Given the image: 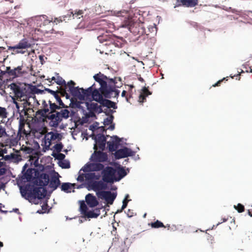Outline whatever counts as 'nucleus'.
I'll list each match as a JSON object with an SVG mask.
<instances>
[{
    "instance_id": "nucleus-41",
    "label": "nucleus",
    "mask_w": 252,
    "mask_h": 252,
    "mask_svg": "<svg viewBox=\"0 0 252 252\" xmlns=\"http://www.w3.org/2000/svg\"><path fill=\"white\" fill-rule=\"evenodd\" d=\"M113 119H114V116L112 114H110L108 117H107L104 119V125L108 126L109 125L112 124Z\"/></svg>"
},
{
    "instance_id": "nucleus-53",
    "label": "nucleus",
    "mask_w": 252,
    "mask_h": 252,
    "mask_svg": "<svg viewBox=\"0 0 252 252\" xmlns=\"http://www.w3.org/2000/svg\"><path fill=\"white\" fill-rule=\"evenodd\" d=\"M106 48V51L109 52H113L114 50V46L111 45H105V43L103 44Z\"/></svg>"
},
{
    "instance_id": "nucleus-21",
    "label": "nucleus",
    "mask_w": 252,
    "mask_h": 252,
    "mask_svg": "<svg viewBox=\"0 0 252 252\" xmlns=\"http://www.w3.org/2000/svg\"><path fill=\"white\" fill-rule=\"evenodd\" d=\"M95 84H94L91 87H89L87 89H84L81 88L82 93V96H84L83 99L82 100L90 99L92 97L94 89V88Z\"/></svg>"
},
{
    "instance_id": "nucleus-16",
    "label": "nucleus",
    "mask_w": 252,
    "mask_h": 252,
    "mask_svg": "<svg viewBox=\"0 0 252 252\" xmlns=\"http://www.w3.org/2000/svg\"><path fill=\"white\" fill-rule=\"evenodd\" d=\"M88 186L94 191L105 189L107 188V184L101 181L91 180Z\"/></svg>"
},
{
    "instance_id": "nucleus-44",
    "label": "nucleus",
    "mask_w": 252,
    "mask_h": 252,
    "mask_svg": "<svg viewBox=\"0 0 252 252\" xmlns=\"http://www.w3.org/2000/svg\"><path fill=\"white\" fill-rule=\"evenodd\" d=\"M56 159L62 161L64 160L65 156L63 154L58 153V154H53L52 155Z\"/></svg>"
},
{
    "instance_id": "nucleus-58",
    "label": "nucleus",
    "mask_w": 252,
    "mask_h": 252,
    "mask_svg": "<svg viewBox=\"0 0 252 252\" xmlns=\"http://www.w3.org/2000/svg\"><path fill=\"white\" fill-rule=\"evenodd\" d=\"M39 59L40 60V62L42 64H43L45 63V61L44 60V56L40 55L39 56Z\"/></svg>"
},
{
    "instance_id": "nucleus-6",
    "label": "nucleus",
    "mask_w": 252,
    "mask_h": 252,
    "mask_svg": "<svg viewBox=\"0 0 252 252\" xmlns=\"http://www.w3.org/2000/svg\"><path fill=\"white\" fill-rule=\"evenodd\" d=\"M32 47V43L27 38H23L21 40L18 44L14 46H8V50H12L13 52L12 54H24L25 51L23 49H26Z\"/></svg>"
},
{
    "instance_id": "nucleus-49",
    "label": "nucleus",
    "mask_w": 252,
    "mask_h": 252,
    "mask_svg": "<svg viewBox=\"0 0 252 252\" xmlns=\"http://www.w3.org/2000/svg\"><path fill=\"white\" fill-rule=\"evenodd\" d=\"M95 112L92 110H89V112L86 114L87 118H93L95 117Z\"/></svg>"
},
{
    "instance_id": "nucleus-2",
    "label": "nucleus",
    "mask_w": 252,
    "mask_h": 252,
    "mask_svg": "<svg viewBox=\"0 0 252 252\" xmlns=\"http://www.w3.org/2000/svg\"><path fill=\"white\" fill-rule=\"evenodd\" d=\"M10 86L16 100L22 102L21 103H19L15 100L13 101L18 111H21L20 115L24 114L25 115H28V112L33 111L31 100H35L34 94L30 90H27L26 88H21L15 83H12Z\"/></svg>"
},
{
    "instance_id": "nucleus-25",
    "label": "nucleus",
    "mask_w": 252,
    "mask_h": 252,
    "mask_svg": "<svg viewBox=\"0 0 252 252\" xmlns=\"http://www.w3.org/2000/svg\"><path fill=\"white\" fill-rule=\"evenodd\" d=\"M50 135V138H47V136L45 137V144L46 148L49 149L50 146L51 145V141L52 140H55L57 139L59 136V134L57 133H54L53 132H50L48 133V136Z\"/></svg>"
},
{
    "instance_id": "nucleus-15",
    "label": "nucleus",
    "mask_w": 252,
    "mask_h": 252,
    "mask_svg": "<svg viewBox=\"0 0 252 252\" xmlns=\"http://www.w3.org/2000/svg\"><path fill=\"white\" fill-rule=\"evenodd\" d=\"M93 161L103 162L108 159L107 154L101 151H95L91 157Z\"/></svg>"
},
{
    "instance_id": "nucleus-19",
    "label": "nucleus",
    "mask_w": 252,
    "mask_h": 252,
    "mask_svg": "<svg viewBox=\"0 0 252 252\" xmlns=\"http://www.w3.org/2000/svg\"><path fill=\"white\" fill-rule=\"evenodd\" d=\"M31 20L36 21L37 24L40 27H41L42 26L47 25L51 22V20L47 19V17L44 15L32 17Z\"/></svg>"
},
{
    "instance_id": "nucleus-64",
    "label": "nucleus",
    "mask_w": 252,
    "mask_h": 252,
    "mask_svg": "<svg viewBox=\"0 0 252 252\" xmlns=\"http://www.w3.org/2000/svg\"><path fill=\"white\" fill-rule=\"evenodd\" d=\"M240 73H238V74H237L236 75H234V76H231V77L232 78H233L235 76L238 77H239L238 80H240Z\"/></svg>"
},
{
    "instance_id": "nucleus-30",
    "label": "nucleus",
    "mask_w": 252,
    "mask_h": 252,
    "mask_svg": "<svg viewBox=\"0 0 252 252\" xmlns=\"http://www.w3.org/2000/svg\"><path fill=\"white\" fill-rule=\"evenodd\" d=\"M49 183V187L53 189V190H55L57 189L60 185V181L58 178L53 176L52 177Z\"/></svg>"
},
{
    "instance_id": "nucleus-40",
    "label": "nucleus",
    "mask_w": 252,
    "mask_h": 252,
    "mask_svg": "<svg viewBox=\"0 0 252 252\" xmlns=\"http://www.w3.org/2000/svg\"><path fill=\"white\" fill-rule=\"evenodd\" d=\"M59 164V166L62 168H69L70 167V163L69 161L66 160L60 161Z\"/></svg>"
},
{
    "instance_id": "nucleus-57",
    "label": "nucleus",
    "mask_w": 252,
    "mask_h": 252,
    "mask_svg": "<svg viewBox=\"0 0 252 252\" xmlns=\"http://www.w3.org/2000/svg\"><path fill=\"white\" fill-rule=\"evenodd\" d=\"M4 13L5 14H7L9 12H10L11 13L12 11V6H9L8 8H6V10H4Z\"/></svg>"
},
{
    "instance_id": "nucleus-10",
    "label": "nucleus",
    "mask_w": 252,
    "mask_h": 252,
    "mask_svg": "<svg viewBox=\"0 0 252 252\" xmlns=\"http://www.w3.org/2000/svg\"><path fill=\"white\" fill-rule=\"evenodd\" d=\"M96 194L99 198L104 199L109 204H112L116 197V195L110 191H99Z\"/></svg>"
},
{
    "instance_id": "nucleus-36",
    "label": "nucleus",
    "mask_w": 252,
    "mask_h": 252,
    "mask_svg": "<svg viewBox=\"0 0 252 252\" xmlns=\"http://www.w3.org/2000/svg\"><path fill=\"white\" fill-rule=\"evenodd\" d=\"M151 226L152 228H158L160 227H166V226L164 225L163 223L158 220H157L154 222H152L151 223Z\"/></svg>"
},
{
    "instance_id": "nucleus-43",
    "label": "nucleus",
    "mask_w": 252,
    "mask_h": 252,
    "mask_svg": "<svg viewBox=\"0 0 252 252\" xmlns=\"http://www.w3.org/2000/svg\"><path fill=\"white\" fill-rule=\"evenodd\" d=\"M48 205L47 202L44 203L41 206V210H38L37 213L38 214H43L47 212Z\"/></svg>"
},
{
    "instance_id": "nucleus-50",
    "label": "nucleus",
    "mask_w": 252,
    "mask_h": 252,
    "mask_svg": "<svg viewBox=\"0 0 252 252\" xmlns=\"http://www.w3.org/2000/svg\"><path fill=\"white\" fill-rule=\"evenodd\" d=\"M6 134L5 129L0 125V138L2 137Z\"/></svg>"
},
{
    "instance_id": "nucleus-56",
    "label": "nucleus",
    "mask_w": 252,
    "mask_h": 252,
    "mask_svg": "<svg viewBox=\"0 0 252 252\" xmlns=\"http://www.w3.org/2000/svg\"><path fill=\"white\" fill-rule=\"evenodd\" d=\"M6 169L5 168H0V176L5 174Z\"/></svg>"
},
{
    "instance_id": "nucleus-3",
    "label": "nucleus",
    "mask_w": 252,
    "mask_h": 252,
    "mask_svg": "<svg viewBox=\"0 0 252 252\" xmlns=\"http://www.w3.org/2000/svg\"><path fill=\"white\" fill-rule=\"evenodd\" d=\"M93 77L94 80L99 84L100 91L104 97L111 98L119 96L120 91L116 89V82L115 80L109 79L101 72L95 74Z\"/></svg>"
},
{
    "instance_id": "nucleus-23",
    "label": "nucleus",
    "mask_w": 252,
    "mask_h": 252,
    "mask_svg": "<svg viewBox=\"0 0 252 252\" xmlns=\"http://www.w3.org/2000/svg\"><path fill=\"white\" fill-rule=\"evenodd\" d=\"M103 94L100 91L99 89H97L95 88V85L94 86V89L93 94L92 97V99L99 103L102 101V100L104 99L103 98Z\"/></svg>"
},
{
    "instance_id": "nucleus-63",
    "label": "nucleus",
    "mask_w": 252,
    "mask_h": 252,
    "mask_svg": "<svg viewBox=\"0 0 252 252\" xmlns=\"http://www.w3.org/2000/svg\"><path fill=\"white\" fill-rule=\"evenodd\" d=\"M115 128V125H110V126H109V128L111 129V130H113Z\"/></svg>"
},
{
    "instance_id": "nucleus-28",
    "label": "nucleus",
    "mask_w": 252,
    "mask_h": 252,
    "mask_svg": "<svg viewBox=\"0 0 252 252\" xmlns=\"http://www.w3.org/2000/svg\"><path fill=\"white\" fill-rule=\"evenodd\" d=\"M101 208H96L94 210L88 211L85 214L84 216L88 218H96L100 214Z\"/></svg>"
},
{
    "instance_id": "nucleus-22",
    "label": "nucleus",
    "mask_w": 252,
    "mask_h": 252,
    "mask_svg": "<svg viewBox=\"0 0 252 252\" xmlns=\"http://www.w3.org/2000/svg\"><path fill=\"white\" fill-rule=\"evenodd\" d=\"M26 124V120L25 119L21 116L20 119L19 120V129L18 132V135L20 137H23L24 135H27L28 134L27 132L25 129V125Z\"/></svg>"
},
{
    "instance_id": "nucleus-33",
    "label": "nucleus",
    "mask_w": 252,
    "mask_h": 252,
    "mask_svg": "<svg viewBox=\"0 0 252 252\" xmlns=\"http://www.w3.org/2000/svg\"><path fill=\"white\" fill-rule=\"evenodd\" d=\"M126 175V172L123 167H120L116 170V181H120Z\"/></svg>"
},
{
    "instance_id": "nucleus-55",
    "label": "nucleus",
    "mask_w": 252,
    "mask_h": 252,
    "mask_svg": "<svg viewBox=\"0 0 252 252\" xmlns=\"http://www.w3.org/2000/svg\"><path fill=\"white\" fill-rule=\"evenodd\" d=\"M114 111L112 110L109 109L108 110V108L105 109L104 110H103L102 112L105 113L107 115L109 116L110 115V113H112Z\"/></svg>"
},
{
    "instance_id": "nucleus-17",
    "label": "nucleus",
    "mask_w": 252,
    "mask_h": 252,
    "mask_svg": "<svg viewBox=\"0 0 252 252\" xmlns=\"http://www.w3.org/2000/svg\"><path fill=\"white\" fill-rule=\"evenodd\" d=\"M198 3V0H176L175 8L181 6L187 7H192L197 5Z\"/></svg>"
},
{
    "instance_id": "nucleus-52",
    "label": "nucleus",
    "mask_w": 252,
    "mask_h": 252,
    "mask_svg": "<svg viewBox=\"0 0 252 252\" xmlns=\"http://www.w3.org/2000/svg\"><path fill=\"white\" fill-rule=\"evenodd\" d=\"M227 78H228V77H226L223 78L221 80H220L218 81L216 83H215V84L213 85L212 87H217V86H219L220 85V83L223 80H226L227 81L228 80Z\"/></svg>"
},
{
    "instance_id": "nucleus-18",
    "label": "nucleus",
    "mask_w": 252,
    "mask_h": 252,
    "mask_svg": "<svg viewBox=\"0 0 252 252\" xmlns=\"http://www.w3.org/2000/svg\"><path fill=\"white\" fill-rule=\"evenodd\" d=\"M111 138L112 140L107 142L108 149L111 152H116L119 147L121 139L117 136H112Z\"/></svg>"
},
{
    "instance_id": "nucleus-8",
    "label": "nucleus",
    "mask_w": 252,
    "mask_h": 252,
    "mask_svg": "<svg viewBox=\"0 0 252 252\" xmlns=\"http://www.w3.org/2000/svg\"><path fill=\"white\" fill-rule=\"evenodd\" d=\"M102 180L104 182L113 183L116 181V169L111 166H107L102 171Z\"/></svg>"
},
{
    "instance_id": "nucleus-5",
    "label": "nucleus",
    "mask_w": 252,
    "mask_h": 252,
    "mask_svg": "<svg viewBox=\"0 0 252 252\" xmlns=\"http://www.w3.org/2000/svg\"><path fill=\"white\" fill-rule=\"evenodd\" d=\"M125 13L126 16L124 18L122 22L121 26L123 28H127L131 32L135 35H141L144 34H149L145 28L144 23L134 22L132 18H129L126 11L120 12Z\"/></svg>"
},
{
    "instance_id": "nucleus-62",
    "label": "nucleus",
    "mask_w": 252,
    "mask_h": 252,
    "mask_svg": "<svg viewBox=\"0 0 252 252\" xmlns=\"http://www.w3.org/2000/svg\"><path fill=\"white\" fill-rule=\"evenodd\" d=\"M17 17V12H15L12 14V16L11 17L12 18H14Z\"/></svg>"
},
{
    "instance_id": "nucleus-20",
    "label": "nucleus",
    "mask_w": 252,
    "mask_h": 252,
    "mask_svg": "<svg viewBox=\"0 0 252 252\" xmlns=\"http://www.w3.org/2000/svg\"><path fill=\"white\" fill-rule=\"evenodd\" d=\"M86 202L90 207H94L98 204V202L96 197L91 193H89L86 196Z\"/></svg>"
},
{
    "instance_id": "nucleus-11",
    "label": "nucleus",
    "mask_w": 252,
    "mask_h": 252,
    "mask_svg": "<svg viewBox=\"0 0 252 252\" xmlns=\"http://www.w3.org/2000/svg\"><path fill=\"white\" fill-rule=\"evenodd\" d=\"M135 152L132 151L130 149L124 147V148L117 150L114 154V156L116 159H119L129 156H133L135 155Z\"/></svg>"
},
{
    "instance_id": "nucleus-26",
    "label": "nucleus",
    "mask_w": 252,
    "mask_h": 252,
    "mask_svg": "<svg viewBox=\"0 0 252 252\" xmlns=\"http://www.w3.org/2000/svg\"><path fill=\"white\" fill-rule=\"evenodd\" d=\"M152 94V92L149 91L146 87L143 88L139 96L138 101L140 103H143L146 99V97Z\"/></svg>"
},
{
    "instance_id": "nucleus-14",
    "label": "nucleus",
    "mask_w": 252,
    "mask_h": 252,
    "mask_svg": "<svg viewBox=\"0 0 252 252\" xmlns=\"http://www.w3.org/2000/svg\"><path fill=\"white\" fill-rule=\"evenodd\" d=\"M104 165L100 163H87L82 168L84 172L98 171L103 170Z\"/></svg>"
},
{
    "instance_id": "nucleus-37",
    "label": "nucleus",
    "mask_w": 252,
    "mask_h": 252,
    "mask_svg": "<svg viewBox=\"0 0 252 252\" xmlns=\"http://www.w3.org/2000/svg\"><path fill=\"white\" fill-rule=\"evenodd\" d=\"M6 109L4 107L0 106V121L2 122V120L7 117Z\"/></svg>"
},
{
    "instance_id": "nucleus-47",
    "label": "nucleus",
    "mask_w": 252,
    "mask_h": 252,
    "mask_svg": "<svg viewBox=\"0 0 252 252\" xmlns=\"http://www.w3.org/2000/svg\"><path fill=\"white\" fill-rule=\"evenodd\" d=\"M63 148V145L62 143H57L54 146V148L57 153H60Z\"/></svg>"
},
{
    "instance_id": "nucleus-59",
    "label": "nucleus",
    "mask_w": 252,
    "mask_h": 252,
    "mask_svg": "<svg viewBox=\"0 0 252 252\" xmlns=\"http://www.w3.org/2000/svg\"><path fill=\"white\" fill-rule=\"evenodd\" d=\"M7 1H9L10 2V3L11 4L13 2V0H5V2H4L2 3V5L3 6L7 5Z\"/></svg>"
},
{
    "instance_id": "nucleus-61",
    "label": "nucleus",
    "mask_w": 252,
    "mask_h": 252,
    "mask_svg": "<svg viewBox=\"0 0 252 252\" xmlns=\"http://www.w3.org/2000/svg\"><path fill=\"white\" fill-rule=\"evenodd\" d=\"M51 80H50V79H48L47 80L49 81V83H51L52 81V80H54L55 81L56 79V77H52V78L51 79Z\"/></svg>"
},
{
    "instance_id": "nucleus-60",
    "label": "nucleus",
    "mask_w": 252,
    "mask_h": 252,
    "mask_svg": "<svg viewBox=\"0 0 252 252\" xmlns=\"http://www.w3.org/2000/svg\"><path fill=\"white\" fill-rule=\"evenodd\" d=\"M133 212H131L130 210H128L127 212V215L128 217H131L133 215Z\"/></svg>"
},
{
    "instance_id": "nucleus-27",
    "label": "nucleus",
    "mask_w": 252,
    "mask_h": 252,
    "mask_svg": "<svg viewBox=\"0 0 252 252\" xmlns=\"http://www.w3.org/2000/svg\"><path fill=\"white\" fill-rule=\"evenodd\" d=\"M87 104L88 110H92L97 113H101L103 112L101 106H99L96 103L92 102L90 104L87 103Z\"/></svg>"
},
{
    "instance_id": "nucleus-42",
    "label": "nucleus",
    "mask_w": 252,
    "mask_h": 252,
    "mask_svg": "<svg viewBox=\"0 0 252 252\" xmlns=\"http://www.w3.org/2000/svg\"><path fill=\"white\" fill-rule=\"evenodd\" d=\"M60 94L63 96H65L67 99H68L70 97L69 94L66 92V89L67 88H62L60 87Z\"/></svg>"
},
{
    "instance_id": "nucleus-29",
    "label": "nucleus",
    "mask_w": 252,
    "mask_h": 252,
    "mask_svg": "<svg viewBox=\"0 0 252 252\" xmlns=\"http://www.w3.org/2000/svg\"><path fill=\"white\" fill-rule=\"evenodd\" d=\"M39 185L40 186H46L49 183V176L47 174L43 173L41 174L39 179Z\"/></svg>"
},
{
    "instance_id": "nucleus-35",
    "label": "nucleus",
    "mask_w": 252,
    "mask_h": 252,
    "mask_svg": "<svg viewBox=\"0 0 252 252\" xmlns=\"http://www.w3.org/2000/svg\"><path fill=\"white\" fill-rule=\"evenodd\" d=\"M75 186V184L64 183L61 186V189L64 191L68 192L67 190L71 188V187H74Z\"/></svg>"
},
{
    "instance_id": "nucleus-1",
    "label": "nucleus",
    "mask_w": 252,
    "mask_h": 252,
    "mask_svg": "<svg viewBox=\"0 0 252 252\" xmlns=\"http://www.w3.org/2000/svg\"><path fill=\"white\" fill-rule=\"evenodd\" d=\"M42 106V109L36 111L35 117L40 121H44L46 119L50 120L49 125L52 127H57L63 118L66 119L69 117L68 110L64 109L57 111L60 110V106L50 100L48 103L43 100Z\"/></svg>"
},
{
    "instance_id": "nucleus-54",
    "label": "nucleus",
    "mask_w": 252,
    "mask_h": 252,
    "mask_svg": "<svg viewBox=\"0 0 252 252\" xmlns=\"http://www.w3.org/2000/svg\"><path fill=\"white\" fill-rule=\"evenodd\" d=\"M126 91H123L122 93V96L126 97V100L127 102H129V99L131 97V95H129V97L127 95H126Z\"/></svg>"
},
{
    "instance_id": "nucleus-24",
    "label": "nucleus",
    "mask_w": 252,
    "mask_h": 252,
    "mask_svg": "<svg viewBox=\"0 0 252 252\" xmlns=\"http://www.w3.org/2000/svg\"><path fill=\"white\" fill-rule=\"evenodd\" d=\"M95 141L99 149L103 150L105 147L106 139V137L101 134H98L95 137Z\"/></svg>"
},
{
    "instance_id": "nucleus-45",
    "label": "nucleus",
    "mask_w": 252,
    "mask_h": 252,
    "mask_svg": "<svg viewBox=\"0 0 252 252\" xmlns=\"http://www.w3.org/2000/svg\"><path fill=\"white\" fill-rule=\"evenodd\" d=\"M71 13L72 14V16L74 19L75 18L77 19H80L81 17H83V12L82 10H79L78 12H75L74 13L72 11Z\"/></svg>"
},
{
    "instance_id": "nucleus-13",
    "label": "nucleus",
    "mask_w": 252,
    "mask_h": 252,
    "mask_svg": "<svg viewBox=\"0 0 252 252\" xmlns=\"http://www.w3.org/2000/svg\"><path fill=\"white\" fill-rule=\"evenodd\" d=\"M23 65L18 66L13 69H11L10 67H7L6 72L10 76H11L13 77H18L22 76L28 73L27 71L23 70Z\"/></svg>"
},
{
    "instance_id": "nucleus-9",
    "label": "nucleus",
    "mask_w": 252,
    "mask_h": 252,
    "mask_svg": "<svg viewBox=\"0 0 252 252\" xmlns=\"http://www.w3.org/2000/svg\"><path fill=\"white\" fill-rule=\"evenodd\" d=\"M75 83L74 81L70 80L67 83V88H68L67 90L74 97H76L82 100L83 99L84 96H82V93L81 88H79L78 87H75Z\"/></svg>"
},
{
    "instance_id": "nucleus-7",
    "label": "nucleus",
    "mask_w": 252,
    "mask_h": 252,
    "mask_svg": "<svg viewBox=\"0 0 252 252\" xmlns=\"http://www.w3.org/2000/svg\"><path fill=\"white\" fill-rule=\"evenodd\" d=\"M97 39L101 43L105 42V45H111L114 46V47L121 48L123 45L122 39L119 40L118 38L113 35L110 36H108L106 34L100 35L97 37Z\"/></svg>"
},
{
    "instance_id": "nucleus-4",
    "label": "nucleus",
    "mask_w": 252,
    "mask_h": 252,
    "mask_svg": "<svg viewBox=\"0 0 252 252\" xmlns=\"http://www.w3.org/2000/svg\"><path fill=\"white\" fill-rule=\"evenodd\" d=\"M22 195L30 202L35 204H38L36 202V199H41L46 196L47 190L43 187L32 188L30 185H26L24 188L20 189Z\"/></svg>"
},
{
    "instance_id": "nucleus-31",
    "label": "nucleus",
    "mask_w": 252,
    "mask_h": 252,
    "mask_svg": "<svg viewBox=\"0 0 252 252\" xmlns=\"http://www.w3.org/2000/svg\"><path fill=\"white\" fill-rule=\"evenodd\" d=\"M102 106L106 107L107 108L116 109L117 108L116 103L111 100L103 99L100 103Z\"/></svg>"
},
{
    "instance_id": "nucleus-12",
    "label": "nucleus",
    "mask_w": 252,
    "mask_h": 252,
    "mask_svg": "<svg viewBox=\"0 0 252 252\" xmlns=\"http://www.w3.org/2000/svg\"><path fill=\"white\" fill-rule=\"evenodd\" d=\"M100 177L99 174L96 175L95 173H87L80 174L77 178V180L79 182H83L85 180L87 182L88 185L91 180H99Z\"/></svg>"
},
{
    "instance_id": "nucleus-38",
    "label": "nucleus",
    "mask_w": 252,
    "mask_h": 252,
    "mask_svg": "<svg viewBox=\"0 0 252 252\" xmlns=\"http://www.w3.org/2000/svg\"><path fill=\"white\" fill-rule=\"evenodd\" d=\"M55 98L56 99L57 102L58 103L59 105L58 106H60V109L62 108H67V106H66L63 101L62 100L60 96L58 94H57L56 95L54 96Z\"/></svg>"
},
{
    "instance_id": "nucleus-39",
    "label": "nucleus",
    "mask_w": 252,
    "mask_h": 252,
    "mask_svg": "<svg viewBox=\"0 0 252 252\" xmlns=\"http://www.w3.org/2000/svg\"><path fill=\"white\" fill-rule=\"evenodd\" d=\"M80 209L81 214L84 216L85 215V214H86L88 211V207L84 201L81 202Z\"/></svg>"
},
{
    "instance_id": "nucleus-34",
    "label": "nucleus",
    "mask_w": 252,
    "mask_h": 252,
    "mask_svg": "<svg viewBox=\"0 0 252 252\" xmlns=\"http://www.w3.org/2000/svg\"><path fill=\"white\" fill-rule=\"evenodd\" d=\"M55 82L57 84L61 85L62 86L61 87L67 88V84H66L65 80L59 76H57Z\"/></svg>"
},
{
    "instance_id": "nucleus-32",
    "label": "nucleus",
    "mask_w": 252,
    "mask_h": 252,
    "mask_svg": "<svg viewBox=\"0 0 252 252\" xmlns=\"http://www.w3.org/2000/svg\"><path fill=\"white\" fill-rule=\"evenodd\" d=\"M37 172V171L36 169L30 168L27 170L24 176L28 181H31L33 178V174L34 173L35 174Z\"/></svg>"
},
{
    "instance_id": "nucleus-51",
    "label": "nucleus",
    "mask_w": 252,
    "mask_h": 252,
    "mask_svg": "<svg viewBox=\"0 0 252 252\" xmlns=\"http://www.w3.org/2000/svg\"><path fill=\"white\" fill-rule=\"evenodd\" d=\"M45 91L52 94L54 96L57 94L60 93V91H54L50 89H45Z\"/></svg>"
},
{
    "instance_id": "nucleus-46",
    "label": "nucleus",
    "mask_w": 252,
    "mask_h": 252,
    "mask_svg": "<svg viewBox=\"0 0 252 252\" xmlns=\"http://www.w3.org/2000/svg\"><path fill=\"white\" fill-rule=\"evenodd\" d=\"M234 208L237 210L239 213H242L245 210V207L242 204L239 203L237 205L234 206Z\"/></svg>"
},
{
    "instance_id": "nucleus-48",
    "label": "nucleus",
    "mask_w": 252,
    "mask_h": 252,
    "mask_svg": "<svg viewBox=\"0 0 252 252\" xmlns=\"http://www.w3.org/2000/svg\"><path fill=\"white\" fill-rule=\"evenodd\" d=\"M128 197H129L128 194H127L126 196L125 199L124 200V201L123 202V205L122 206V210H124L126 207V206L127 205L128 201H129V200H127L126 199Z\"/></svg>"
}]
</instances>
